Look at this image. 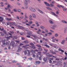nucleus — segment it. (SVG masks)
Segmentation results:
<instances>
[{"mask_svg": "<svg viewBox=\"0 0 67 67\" xmlns=\"http://www.w3.org/2000/svg\"><path fill=\"white\" fill-rule=\"evenodd\" d=\"M30 45L29 44H26L25 45V46H23L22 47L23 48H25V49H29V47H27V46H30Z\"/></svg>", "mask_w": 67, "mask_h": 67, "instance_id": "nucleus-1", "label": "nucleus"}, {"mask_svg": "<svg viewBox=\"0 0 67 67\" xmlns=\"http://www.w3.org/2000/svg\"><path fill=\"white\" fill-rule=\"evenodd\" d=\"M29 9L31 11H32V12H36V10L34 8H32L31 7H29Z\"/></svg>", "mask_w": 67, "mask_h": 67, "instance_id": "nucleus-2", "label": "nucleus"}, {"mask_svg": "<svg viewBox=\"0 0 67 67\" xmlns=\"http://www.w3.org/2000/svg\"><path fill=\"white\" fill-rule=\"evenodd\" d=\"M50 27L52 28V29H55V27H57V25H54L53 26L51 25Z\"/></svg>", "mask_w": 67, "mask_h": 67, "instance_id": "nucleus-3", "label": "nucleus"}, {"mask_svg": "<svg viewBox=\"0 0 67 67\" xmlns=\"http://www.w3.org/2000/svg\"><path fill=\"white\" fill-rule=\"evenodd\" d=\"M2 46L3 47L4 46H5L6 45H7V43H5V41H3L2 42Z\"/></svg>", "mask_w": 67, "mask_h": 67, "instance_id": "nucleus-4", "label": "nucleus"}, {"mask_svg": "<svg viewBox=\"0 0 67 67\" xmlns=\"http://www.w3.org/2000/svg\"><path fill=\"white\" fill-rule=\"evenodd\" d=\"M6 20L8 21H14V20H12V19L11 18H5Z\"/></svg>", "mask_w": 67, "mask_h": 67, "instance_id": "nucleus-5", "label": "nucleus"}, {"mask_svg": "<svg viewBox=\"0 0 67 67\" xmlns=\"http://www.w3.org/2000/svg\"><path fill=\"white\" fill-rule=\"evenodd\" d=\"M9 23H10V25H15V24H16V23L14 22H13L12 23L9 22Z\"/></svg>", "mask_w": 67, "mask_h": 67, "instance_id": "nucleus-6", "label": "nucleus"}, {"mask_svg": "<svg viewBox=\"0 0 67 67\" xmlns=\"http://www.w3.org/2000/svg\"><path fill=\"white\" fill-rule=\"evenodd\" d=\"M7 7H8V8H10V9H12L13 8V6L11 5L10 4H8Z\"/></svg>", "mask_w": 67, "mask_h": 67, "instance_id": "nucleus-7", "label": "nucleus"}, {"mask_svg": "<svg viewBox=\"0 0 67 67\" xmlns=\"http://www.w3.org/2000/svg\"><path fill=\"white\" fill-rule=\"evenodd\" d=\"M66 42V40H64L62 41V42H61V44L63 45H64L65 44V42Z\"/></svg>", "mask_w": 67, "mask_h": 67, "instance_id": "nucleus-8", "label": "nucleus"}, {"mask_svg": "<svg viewBox=\"0 0 67 67\" xmlns=\"http://www.w3.org/2000/svg\"><path fill=\"white\" fill-rule=\"evenodd\" d=\"M21 49H22L21 48V47L19 46L18 47V50L17 51V52H19V51H21Z\"/></svg>", "mask_w": 67, "mask_h": 67, "instance_id": "nucleus-9", "label": "nucleus"}, {"mask_svg": "<svg viewBox=\"0 0 67 67\" xmlns=\"http://www.w3.org/2000/svg\"><path fill=\"white\" fill-rule=\"evenodd\" d=\"M40 63H41L40 62L38 61H37L35 62V64H36V65H38L40 64Z\"/></svg>", "mask_w": 67, "mask_h": 67, "instance_id": "nucleus-10", "label": "nucleus"}, {"mask_svg": "<svg viewBox=\"0 0 67 67\" xmlns=\"http://www.w3.org/2000/svg\"><path fill=\"white\" fill-rule=\"evenodd\" d=\"M38 11L41 14H44V12L39 9H38Z\"/></svg>", "mask_w": 67, "mask_h": 67, "instance_id": "nucleus-11", "label": "nucleus"}, {"mask_svg": "<svg viewBox=\"0 0 67 67\" xmlns=\"http://www.w3.org/2000/svg\"><path fill=\"white\" fill-rule=\"evenodd\" d=\"M15 44V42L14 41H12L10 43V45H13Z\"/></svg>", "mask_w": 67, "mask_h": 67, "instance_id": "nucleus-12", "label": "nucleus"}, {"mask_svg": "<svg viewBox=\"0 0 67 67\" xmlns=\"http://www.w3.org/2000/svg\"><path fill=\"white\" fill-rule=\"evenodd\" d=\"M44 3L46 5H47V6H49V4H48V3H47L46 2H44Z\"/></svg>", "mask_w": 67, "mask_h": 67, "instance_id": "nucleus-13", "label": "nucleus"}, {"mask_svg": "<svg viewBox=\"0 0 67 67\" xmlns=\"http://www.w3.org/2000/svg\"><path fill=\"white\" fill-rule=\"evenodd\" d=\"M32 16L35 19L36 18V15L35 14H32Z\"/></svg>", "mask_w": 67, "mask_h": 67, "instance_id": "nucleus-14", "label": "nucleus"}, {"mask_svg": "<svg viewBox=\"0 0 67 67\" xmlns=\"http://www.w3.org/2000/svg\"><path fill=\"white\" fill-rule=\"evenodd\" d=\"M67 32V27H65L64 29V33H66Z\"/></svg>", "mask_w": 67, "mask_h": 67, "instance_id": "nucleus-15", "label": "nucleus"}, {"mask_svg": "<svg viewBox=\"0 0 67 67\" xmlns=\"http://www.w3.org/2000/svg\"><path fill=\"white\" fill-rule=\"evenodd\" d=\"M37 34H39V35H43V34H42L39 31H37Z\"/></svg>", "mask_w": 67, "mask_h": 67, "instance_id": "nucleus-16", "label": "nucleus"}, {"mask_svg": "<svg viewBox=\"0 0 67 67\" xmlns=\"http://www.w3.org/2000/svg\"><path fill=\"white\" fill-rule=\"evenodd\" d=\"M35 23L36 25H37V26H39L40 25L38 24V22L37 21H35Z\"/></svg>", "mask_w": 67, "mask_h": 67, "instance_id": "nucleus-17", "label": "nucleus"}, {"mask_svg": "<svg viewBox=\"0 0 67 67\" xmlns=\"http://www.w3.org/2000/svg\"><path fill=\"white\" fill-rule=\"evenodd\" d=\"M61 22H63V23H66V24H67V22L65 20H62L61 21Z\"/></svg>", "mask_w": 67, "mask_h": 67, "instance_id": "nucleus-18", "label": "nucleus"}, {"mask_svg": "<svg viewBox=\"0 0 67 67\" xmlns=\"http://www.w3.org/2000/svg\"><path fill=\"white\" fill-rule=\"evenodd\" d=\"M24 4L25 5H28V2H25V1Z\"/></svg>", "mask_w": 67, "mask_h": 67, "instance_id": "nucleus-19", "label": "nucleus"}, {"mask_svg": "<svg viewBox=\"0 0 67 67\" xmlns=\"http://www.w3.org/2000/svg\"><path fill=\"white\" fill-rule=\"evenodd\" d=\"M40 28L43 30V29H45V27H44L42 26H40Z\"/></svg>", "mask_w": 67, "mask_h": 67, "instance_id": "nucleus-20", "label": "nucleus"}, {"mask_svg": "<svg viewBox=\"0 0 67 67\" xmlns=\"http://www.w3.org/2000/svg\"><path fill=\"white\" fill-rule=\"evenodd\" d=\"M31 48L33 49H36V47L34 46H32Z\"/></svg>", "mask_w": 67, "mask_h": 67, "instance_id": "nucleus-21", "label": "nucleus"}, {"mask_svg": "<svg viewBox=\"0 0 67 67\" xmlns=\"http://www.w3.org/2000/svg\"><path fill=\"white\" fill-rule=\"evenodd\" d=\"M49 22L50 23V24H53L54 23H53V21H52V20H50L49 21Z\"/></svg>", "mask_w": 67, "mask_h": 67, "instance_id": "nucleus-22", "label": "nucleus"}, {"mask_svg": "<svg viewBox=\"0 0 67 67\" xmlns=\"http://www.w3.org/2000/svg\"><path fill=\"white\" fill-rule=\"evenodd\" d=\"M28 34L29 35H32V33L31 32H29L28 33Z\"/></svg>", "mask_w": 67, "mask_h": 67, "instance_id": "nucleus-23", "label": "nucleus"}, {"mask_svg": "<svg viewBox=\"0 0 67 67\" xmlns=\"http://www.w3.org/2000/svg\"><path fill=\"white\" fill-rule=\"evenodd\" d=\"M38 50L39 51H40V52H42V51L43 49H42L41 48H38Z\"/></svg>", "mask_w": 67, "mask_h": 67, "instance_id": "nucleus-24", "label": "nucleus"}, {"mask_svg": "<svg viewBox=\"0 0 67 67\" xmlns=\"http://www.w3.org/2000/svg\"><path fill=\"white\" fill-rule=\"evenodd\" d=\"M51 53H52V54H56V52H54V51H51Z\"/></svg>", "mask_w": 67, "mask_h": 67, "instance_id": "nucleus-25", "label": "nucleus"}, {"mask_svg": "<svg viewBox=\"0 0 67 67\" xmlns=\"http://www.w3.org/2000/svg\"><path fill=\"white\" fill-rule=\"evenodd\" d=\"M47 34H49V35H48V36H50V35H52V33L51 32L47 33Z\"/></svg>", "mask_w": 67, "mask_h": 67, "instance_id": "nucleus-26", "label": "nucleus"}, {"mask_svg": "<svg viewBox=\"0 0 67 67\" xmlns=\"http://www.w3.org/2000/svg\"><path fill=\"white\" fill-rule=\"evenodd\" d=\"M24 43H29V41L27 40L24 41Z\"/></svg>", "mask_w": 67, "mask_h": 67, "instance_id": "nucleus-27", "label": "nucleus"}, {"mask_svg": "<svg viewBox=\"0 0 67 67\" xmlns=\"http://www.w3.org/2000/svg\"><path fill=\"white\" fill-rule=\"evenodd\" d=\"M25 18L28 19V16H27V14H25Z\"/></svg>", "mask_w": 67, "mask_h": 67, "instance_id": "nucleus-28", "label": "nucleus"}, {"mask_svg": "<svg viewBox=\"0 0 67 67\" xmlns=\"http://www.w3.org/2000/svg\"><path fill=\"white\" fill-rule=\"evenodd\" d=\"M51 13L53 14V15L55 16H57V15H56V14H55V13H54V12H52Z\"/></svg>", "mask_w": 67, "mask_h": 67, "instance_id": "nucleus-29", "label": "nucleus"}, {"mask_svg": "<svg viewBox=\"0 0 67 67\" xmlns=\"http://www.w3.org/2000/svg\"><path fill=\"white\" fill-rule=\"evenodd\" d=\"M49 6H50L51 7H54V5L52 4H50Z\"/></svg>", "mask_w": 67, "mask_h": 67, "instance_id": "nucleus-30", "label": "nucleus"}, {"mask_svg": "<svg viewBox=\"0 0 67 67\" xmlns=\"http://www.w3.org/2000/svg\"><path fill=\"white\" fill-rule=\"evenodd\" d=\"M37 54H38V55H42V52H38Z\"/></svg>", "mask_w": 67, "mask_h": 67, "instance_id": "nucleus-31", "label": "nucleus"}, {"mask_svg": "<svg viewBox=\"0 0 67 67\" xmlns=\"http://www.w3.org/2000/svg\"><path fill=\"white\" fill-rule=\"evenodd\" d=\"M58 34H56L54 35V36L55 37H58Z\"/></svg>", "mask_w": 67, "mask_h": 67, "instance_id": "nucleus-32", "label": "nucleus"}, {"mask_svg": "<svg viewBox=\"0 0 67 67\" xmlns=\"http://www.w3.org/2000/svg\"><path fill=\"white\" fill-rule=\"evenodd\" d=\"M44 46H46V47H47L48 48H49V46L47 44H45Z\"/></svg>", "mask_w": 67, "mask_h": 67, "instance_id": "nucleus-33", "label": "nucleus"}, {"mask_svg": "<svg viewBox=\"0 0 67 67\" xmlns=\"http://www.w3.org/2000/svg\"><path fill=\"white\" fill-rule=\"evenodd\" d=\"M53 47H54V48H58V47L56 46H53Z\"/></svg>", "mask_w": 67, "mask_h": 67, "instance_id": "nucleus-34", "label": "nucleus"}, {"mask_svg": "<svg viewBox=\"0 0 67 67\" xmlns=\"http://www.w3.org/2000/svg\"><path fill=\"white\" fill-rule=\"evenodd\" d=\"M36 46H37V47H42L41 45H40V44H37L36 45Z\"/></svg>", "mask_w": 67, "mask_h": 67, "instance_id": "nucleus-35", "label": "nucleus"}, {"mask_svg": "<svg viewBox=\"0 0 67 67\" xmlns=\"http://www.w3.org/2000/svg\"><path fill=\"white\" fill-rule=\"evenodd\" d=\"M13 10L15 12H17V10L16 9H14Z\"/></svg>", "mask_w": 67, "mask_h": 67, "instance_id": "nucleus-36", "label": "nucleus"}, {"mask_svg": "<svg viewBox=\"0 0 67 67\" xmlns=\"http://www.w3.org/2000/svg\"><path fill=\"white\" fill-rule=\"evenodd\" d=\"M49 53H47L46 54V56H49Z\"/></svg>", "mask_w": 67, "mask_h": 67, "instance_id": "nucleus-37", "label": "nucleus"}, {"mask_svg": "<svg viewBox=\"0 0 67 67\" xmlns=\"http://www.w3.org/2000/svg\"><path fill=\"white\" fill-rule=\"evenodd\" d=\"M18 27L19 28V29H24V28H21V27L20 26H18Z\"/></svg>", "mask_w": 67, "mask_h": 67, "instance_id": "nucleus-38", "label": "nucleus"}, {"mask_svg": "<svg viewBox=\"0 0 67 67\" xmlns=\"http://www.w3.org/2000/svg\"><path fill=\"white\" fill-rule=\"evenodd\" d=\"M30 45H31L32 46H34V44L33 43H30Z\"/></svg>", "mask_w": 67, "mask_h": 67, "instance_id": "nucleus-39", "label": "nucleus"}, {"mask_svg": "<svg viewBox=\"0 0 67 67\" xmlns=\"http://www.w3.org/2000/svg\"><path fill=\"white\" fill-rule=\"evenodd\" d=\"M46 8L48 9V10H51L52 9L51 8H49L48 7H46Z\"/></svg>", "mask_w": 67, "mask_h": 67, "instance_id": "nucleus-40", "label": "nucleus"}, {"mask_svg": "<svg viewBox=\"0 0 67 67\" xmlns=\"http://www.w3.org/2000/svg\"><path fill=\"white\" fill-rule=\"evenodd\" d=\"M13 37L15 39H17L18 38V37L16 36H14Z\"/></svg>", "mask_w": 67, "mask_h": 67, "instance_id": "nucleus-41", "label": "nucleus"}, {"mask_svg": "<svg viewBox=\"0 0 67 67\" xmlns=\"http://www.w3.org/2000/svg\"><path fill=\"white\" fill-rule=\"evenodd\" d=\"M54 9L55 10H58V9L57 7H54Z\"/></svg>", "mask_w": 67, "mask_h": 67, "instance_id": "nucleus-42", "label": "nucleus"}, {"mask_svg": "<svg viewBox=\"0 0 67 67\" xmlns=\"http://www.w3.org/2000/svg\"><path fill=\"white\" fill-rule=\"evenodd\" d=\"M32 35V36H34V38H35V37H37L36 36L34 35Z\"/></svg>", "mask_w": 67, "mask_h": 67, "instance_id": "nucleus-43", "label": "nucleus"}, {"mask_svg": "<svg viewBox=\"0 0 67 67\" xmlns=\"http://www.w3.org/2000/svg\"><path fill=\"white\" fill-rule=\"evenodd\" d=\"M18 11L19 12H21V10L20 9H18Z\"/></svg>", "mask_w": 67, "mask_h": 67, "instance_id": "nucleus-44", "label": "nucleus"}, {"mask_svg": "<svg viewBox=\"0 0 67 67\" xmlns=\"http://www.w3.org/2000/svg\"><path fill=\"white\" fill-rule=\"evenodd\" d=\"M0 19L3 20V18L1 16L0 17Z\"/></svg>", "mask_w": 67, "mask_h": 67, "instance_id": "nucleus-45", "label": "nucleus"}, {"mask_svg": "<svg viewBox=\"0 0 67 67\" xmlns=\"http://www.w3.org/2000/svg\"><path fill=\"white\" fill-rule=\"evenodd\" d=\"M16 19H20V18H19V16H17L16 17Z\"/></svg>", "mask_w": 67, "mask_h": 67, "instance_id": "nucleus-46", "label": "nucleus"}, {"mask_svg": "<svg viewBox=\"0 0 67 67\" xmlns=\"http://www.w3.org/2000/svg\"><path fill=\"white\" fill-rule=\"evenodd\" d=\"M49 63H50V64H51V63H52V60H49Z\"/></svg>", "mask_w": 67, "mask_h": 67, "instance_id": "nucleus-47", "label": "nucleus"}, {"mask_svg": "<svg viewBox=\"0 0 67 67\" xmlns=\"http://www.w3.org/2000/svg\"><path fill=\"white\" fill-rule=\"evenodd\" d=\"M43 60H44V62H46V58H44L43 59Z\"/></svg>", "mask_w": 67, "mask_h": 67, "instance_id": "nucleus-48", "label": "nucleus"}, {"mask_svg": "<svg viewBox=\"0 0 67 67\" xmlns=\"http://www.w3.org/2000/svg\"><path fill=\"white\" fill-rule=\"evenodd\" d=\"M3 32H4V33H5V34H7V33L6 32V31L5 30H4L3 31Z\"/></svg>", "mask_w": 67, "mask_h": 67, "instance_id": "nucleus-49", "label": "nucleus"}, {"mask_svg": "<svg viewBox=\"0 0 67 67\" xmlns=\"http://www.w3.org/2000/svg\"><path fill=\"white\" fill-rule=\"evenodd\" d=\"M4 8L6 10H8L9 8L8 7H7V8L6 7H4Z\"/></svg>", "mask_w": 67, "mask_h": 67, "instance_id": "nucleus-50", "label": "nucleus"}, {"mask_svg": "<svg viewBox=\"0 0 67 67\" xmlns=\"http://www.w3.org/2000/svg\"><path fill=\"white\" fill-rule=\"evenodd\" d=\"M54 40H55L56 42H58V39H56V38H54Z\"/></svg>", "mask_w": 67, "mask_h": 67, "instance_id": "nucleus-51", "label": "nucleus"}, {"mask_svg": "<svg viewBox=\"0 0 67 67\" xmlns=\"http://www.w3.org/2000/svg\"><path fill=\"white\" fill-rule=\"evenodd\" d=\"M36 41L37 43H38V39L37 38H36Z\"/></svg>", "mask_w": 67, "mask_h": 67, "instance_id": "nucleus-52", "label": "nucleus"}, {"mask_svg": "<svg viewBox=\"0 0 67 67\" xmlns=\"http://www.w3.org/2000/svg\"><path fill=\"white\" fill-rule=\"evenodd\" d=\"M31 52L32 53H35V51L34 50H31Z\"/></svg>", "mask_w": 67, "mask_h": 67, "instance_id": "nucleus-53", "label": "nucleus"}, {"mask_svg": "<svg viewBox=\"0 0 67 67\" xmlns=\"http://www.w3.org/2000/svg\"><path fill=\"white\" fill-rule=\"evenodd\" d=\"M45 31H46V33H48V30L47 29H45Z\"/></svg>", "mask_w": 67, "mask_h": 67, "instance_id": "nucleus-54", "label": "nucleus"}, {"mask_svg": "<svg viewBox=\"0 0 67 67\" xmlns=\"http://www.w3.org/2000/svg\"><path fill=\"white\" fill-rule=\"evenodd\" d=\"M44 50L45 52H46V53H47V51H48L46 49H44Z\"/></svg>", "mask_w": 67, "mask_h": 67, "instance_id": "nucleus-55", "label": "nucleus"}, {"mask_svg": "<svg viewBox=\"0 0 67 67\" xmlns=\"http://www.w3.org/2000/svg\"><path fill=\"white\" fill-rule=\"evenodd\" d=\"M6 38L7 39H10V37L9 36H7V37H6Z\"/></svg>", "mask_w": 67, "mask_h": 67, "instance_id": "nucleus-56", "label": "nucleus"}, {"mask_svg": "<svg viewBox=\"0 0 67 67\" xmlns=\"http://www.w3.org/2000/svg\"><path fill=\"white\" fill-rule=\"evenodd\" d=\"M12 63H16L17 62L16 61H15V60H13L12 61Z\"/></svg>", "mask_w": 67, "mask_h": 67, "instance_id": "nucleus-57", "label": "nucleus"}, {"mask_svg": "<svg viewBox=\"0 0 67 67\" xmlns=\"http://www.w3.org/2000/svg\"><path fill=\"white\" fill-rule=\"evenodd\" d=\"M24 54L25 55H26L27 54V52L26 51H24Z\"/></svg>", "mask_w": 67, "mask_h": 67, "instance_id": "nucleus-58", "label": "nucleus"}, {"mask_svg": "<svg viewBox=\"0 0 67 67\" xmlns=\"http://www.w3.org/2000/svg\"><path fill=\"white\" fill-rule=\"evenodd\" d=\"M29 23L30 24H32V23H33V22L32 21H31L30 22H29Z\"/></svg>", "mask_w": 67, "mask_h": 67, "instance_id": "nucleus-59", "label": "nucleus"}, {"mask_svg": "<svg viewBox=\"0 0 67 67\" xmlns=\"http://www.w3.org/2000/svg\"><path fill=\"white\" fill-rule=\"evenodd\" d=\"M30 52H29L27 54L28 56H30Z\"/></svg>", "mask_w": 67, "mask_h": 67, "instance_id": "nucleus-60", "label": "nucleus"}, {"mask_svg": "<svg viewBox=\"0 0 67 67\" xmlns=\"http://www.w3.org/2000/svg\"><path fill=\"white\" fill-rule=\"evenodd\" d=\"M21 39L23 40H24L25 39V38H24V37H21Z\"/></svg>", "mask_w": 67, "mask_h": 67, "instance_id": "nucleus-61", "label": "nucleus"}, {"mask_svg": "<svg viewBox=\"0 0 67 67\" xmlns=\"http://www.w3.org/2000/svg\"><path fill=\"white\" fill-rule=\"evenodd\" d=\"M58 50L59 51H62V49L61 48H59Z\"/></svg>", "mask_w": 67, "mask_h": 67, "instance_id": "nucleus-62", "label": "nucleus"}, {"mask_svg": "<svg viewBox=\"0 0 67 67\" xmlns=\"http://www.w3.org/2000/svg\"><path fill=\"white\" fill-rule=\"evenodd\" d=\"M29 19L30 20H33V19L31 17L29 18Z\"/></svg>", "mask_w": 67, "mask_h": 67, "instance_id": "nucleus-63", "label": "nucleus"}, {"mask_svg": "<svg viewBox=\"0 0 67 67\" xmlns=\"http://www.w3.org/2000/svg\"><path fill=\"white\" fill-rule=\"evenodd\" d=\"M32 57H35V54H33Z\"/></svg>", "mask_w": 67, "mask_h": 67, "instance_id": "nucleus-64", "label": "nucleus"}]
</instances>
